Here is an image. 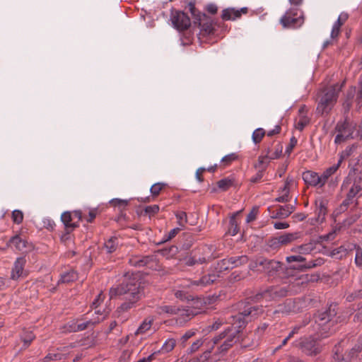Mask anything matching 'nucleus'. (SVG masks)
<instances>
[{
  "label": "nucleus",
  "mask_w": 362,
  "mask_h": 362,
  "mask_svg": "<svg viewBox=\"0 0 362 362\" xmlns=\"http://www.w3.org/2000/svg\"><path fill=\"white\" fill-rule=\"evenodd\" d=\"M238 307V314L231 317L233 319L231 325L214 337L209 342V348L204 352L205 358H208L211 350L215 346H217L208 362H227L226 359H221L218 356L226 355L228 351L240 340L241 329L246 326L248 321L264 312L262 305H253L250 302H240Z\"/></svg>",
  "instance_id": "nucleus-1"
},
{
  "label": "nucleus",
  "mask_w": 362,
  "mask_h": 362,
  "mask_svg": "<svg viewBox=\"0 0 362 362\" xmlns=\"http://www.w3.org/2000/svg\"><path fill=\"white\" fill-rule=\"evenodd\" d=\"M338 309L337 304L332 303L325 311L317 312L314 318L318 327V337L316 339L311 337L300 338L295 345L307 356H315L319 354L322 349L316 340L327 338L334 334L336 332L335 325L343 321L342 317L337 315Z\"/></svg>",
  "instance_id": "nucleus-2"
},
{
  "label": "nucleus",
  "mask_w": 362,
  "mask_h": 362,
  "mask_svg": "<svg viewBox=\"0 0 362 362\" xmlns=\"http://www.w3.org/2000/svg\"><path fill=\"white\" fill-rule=\"evenodd\" d=\"M110 298L117 296H124L126 301L121 304L117 309L119 314L127 312L135 307L137 301L143 296V288L140 282L135 279H125L121 284L115 288H111L109 291Z\"/></svg>",
  "instance_id": "nucleus-3"
},
{
  "label": "nucleus",
  "mask_w": 362,
  "mask_h": 362,
  "mask_svg": "<svg viewBox=\"0 0 362 362\" xmlns=\"http://www.w3.org/2000/svg\"><path fill=\"white\" fill-rule=\"evenodd\" d=\"M344 83L345 81H343L341 84H333L322 88L317 92L316 99V114L317 115L326 117L329 115L337 102Z\"/></svg>",
  "instance_id": "nucleus-4"
},
{
  "label": "nucleus",
  "mask_w": 362,
  "mask_h": 362,
  "mask_svg": "<svg viewBox=\"0 0 362 362\" xmlns=\"http://www.w3.org/2000/svg\"><path fill=\"white\" fill-rule=\"evenodd\" d=\"M341 189L346 190V199L342 202L338 208L339 213L347 210L351 204L353 203L355 197L362 196V173H349L347 177L344 180Z\"/></svg>",
  "instance_id": "nucleus-5"
},
{
  "label": "nucleus",
  "mask_w": 362,
  "mask_h": 362,
  "mask_svg": "<svg viewBox=\"0 0 362 362\" xmlns=\"http://www.w3.org/2000/svg\"><path fill=\"white\" fill-rule=\"evenodd\" d=\"M335 131L337 132L334 139L336 144H340L349 139L362 138V125H357L356 123L346 119L337 123Z\"/></svg>",
  "instance_id": "nucleus-6"
},
{
  "label": "nucleus",
  "mask_w": 362,
  "mask_h": 362,
  "mask_svg": "<svg viewBox=\"0 0 362 362\" xmlns=\"http://www.w3.org/2000/svg\"><path fill=\"white\" fill-rule=\"evenodd\" d=\"M214 246L211 245H205L193 250L190 255L185 259V264L188 267L194 266L197 264H202L215 259L213 256Z\"/></svg>",
  "instance_id": "nucleus-7"
},
{
  "label": "nucleus",
  "mask_w": 362,
  "mask_h": 362,
  "mask_svg": "<svg viewBox=\"0 0 362 362\" xmlns=\"http://www.w3.org/2000/svg\"><path fill=\"white\" fill-rule=\"evenodd\" d=\"M345 341L341 340L332 349V362H352L362 350V343L355 345L349 351L345 350Z\"/></svg>",
  "instance_id": "nucleus-8"
},
{
  "label": "nucleus",
  "mask_w": 362,
  "mask_h": 362,
  "mask_svg": "<svg viewBox=\"0 0 362 362\" xmlns=\"http://www.w3.org/2000/svg\"><path fill=\"white\" fill-rule=\"evenodd\" d=\"M289 290L287 286H271L264 291L257 293L254 296L247 298L245 302H250L252 305H255L252 302H260L263 299L267 301L276 300L281 298L288 296Z\"/></svg>",
  "instance_id": "nucleus-9"
},
{
  "label": "nucleus",
  "mask_w": 362,
  "mask_h": 362,
  "mask_svg": "<svg viewBox=\"0 0 362 362\" xmlns=\"http://www.w3.org/2000/svg\"><path fill=\"white\" fill-rule=\"evenodd\" d=\"M303 12L298 8H291L286 11L280 19V23L284 28L296 29L304 23Z\"/></svg>",
  "instance_id": "nucleus-10"
},
{
  "label": "nucleus",
  "mask_w": 362,
  "mask_h": 362,
  "mask_svg": "<svg viewBox=\"0 0 362 362\" xmlns=\"http://www.w3.org/2000/svg\"><path fill=\"white\" fill-rule=\"evenodd\" d=\"M129 264L131 266L138 268L147 267L152 270L160 269V265L158 264L157 257L155 255L132 256L129 259Z\"/></svg>",
  "instance_id": "nucleus-11"
},
{
  "label": "nucleus",
  "mask_w": 362,
  "mask_h": 362,
  "mask_svg": "<svg viewBox=\"0 0 362 362\" xmlns=\"http://www.w3.org/2000/svg\"><path fill=\"white\" fill-rule=\"evenodd\" d=\"M274 148L275 149L274 153H272L270 146L264 148L262 155L258 157V163L255 165V168L261 170L265 167L266 169L269 160L277 159L281 156L283 150L282 145L280 143H278L274 146Z\"/></svg>",
  "instance_id": "nucleus-12"
},
{
  "label": "nucleus",
  "mask_w": 362,
  "mask_h": 362,
  "mask_svg": "<svg viewBox=\"0 0 362 362\" xmlns=\"http://www.w3.org/2000/svg\"><path fill=\"white\" fill-rule=\"evenodd\" d=\"M296 238V234L291 233L270 238L266 241V250L269 252L278 251L282 246L290 244L295 240Z\"/></svg>",
  "instance_id": "nucleus-13"
},
{
  "label": "nucleus",
  "mask_w": 362,
  "mask_h": 362,
  "mask_svg": "<svg viewBox=\"0 0 362 362\" xmlns=\"http://www.w3.org/2000/svg\"><path fill=\"white\" fill-rule=\"evenodd\" d=\"M194 25L199 28L198 35L206 37L214 33V24L213 19L205 13H199L194 20Z\"/></svg>",
  "instance_id": "nucleus-14"
},
{
  "label": "nucleus",
  "mask_w": 362,
  "mask_h": 362,
  "mask_svg": "<svg viewBox=\"0 0 362 362\" xmlns=\"http://www.w3.org/2000/svg\"><path fill=\"white\" fill-rule=\"evenodd\" d=\"M170 20L173 26L179 31H184L189 28L191 21L187 13L183 11L173 10Z\"/></svg>",
  "instance_id": "nucleus-15"
},
{
  "label": "nucleus",
  "mask_w": 362,
  "mask_h": 362,
  "mask_svg": "<svg viewBox=\"0 0 362 362\" xmlns=\"http://www.w3.org/2000/svg\"><path fill=\"white\" fill-rule=\"evenodd\" d=\"M61 220L64 225L65 233L62 235V239H67L66 235H69L75 228L79 227L78 222H74L73 214L71 211H65L61 216Z\"/></svg>",
  "instance_id": "nucleus-16"
},
{
  "label": "nucleus",
  "mask_w": 362,
  "mask_h": 362,
  "mask_svg": "<svg viewBox=\"0 0 362 362\" xmlns=\"http://www.w3.org/2000/svg\"><path fill=\"white\" fill-rule=\"evenodd\" d=\"M25 264L26 259L25 257H19L16 259L11 272L10 279L11 280L18 281L24 275V267Z\"/></svg>",
  "instance_id": "nucleus-17"
},
{
  "label": "nucleus",
  "mask_w": 362,
  "mask_h": 362,
  "mask_svg": "<svg viewBox=\"0 0 362 362\" xmlns=\"http://www.w3.org/2000/svg\"><path fill=\"white\" fill-rule=\"evenodd\" d=\"M281 265L279 261L263 257L261 272L267 273L269 276H273L281 269Z\"/></svg>",
  "instance_id": "nucleus-18"
},
{
  "label": "nucleus",
  "mask_w": 362,
  "mask_h": 362,
  "mask_svg": "<svg viewBox=\"0 0 362 362\" xmlns=\"http://www.w3.org/2000/svg\"><path fill=\"white\" fill-rule=\"evenodd\" d=\"M248 12L247 7H243L240 10L234 8H227L223 9L221 14V18L224 21H235L240 18L242 14H246Z\"/></svg>",
  "instance_id": "nucleus-19"
},
{
  "label": "nucleus",
  "mask_w": 362,
  "mask_h": 362,
  "mask_svg": "<svg viewBox=\"0 0 362 362\" xmlns=\"http://www.w3.org/2000/svg\"><path fill=\"white\" fill-rule=\"evenodd\" d=\"M247 262L248 257L247 255L230 257L221 260L223 265L225 266L224 269L240 267L247 264Z\"/></svg>",
  "instance_id": "nucleus-20"
},
{
  "label": "nucleus",
  "mask_w": 362,
  "mask_h": 362,
  "mask_svg": "<svg viewBox=\"0 0 362 362\" xmlns=\"http://www.w3.org/2000/svg\"><path fill=\"white\" fill-rule=\"evenodd\" d=\"M105 317L100 319L98 317L94 319H88L86 315H83L81 318L76 319L77 329L78 332L83 331L89 327H93L96 324H98L101 320H103Z\"/></svg>",
  "instance_id": "nucleus-21"
},
{
  "label": "nucleus",
  "mask_w": 362,
  "mask_h": 362,
  "mask_svg": "<svg viewBox=\"0 0 362 362\" xmlns=\"http://www.w3.org/2000/svg\"><path fill=\"white\" fill-rule=\"evenodd\" d=\"M303 179L305 182L310 186L313 187H323L320 176L315 172L308 170L303 173Z\"/></svg>",
  "instance_id": "nucleus-22"
},
{
  "label": "nucleus",
  "mask_w": 362,
  "mask_h": 362,
  "mask_svg": "<svg viewBox=\"0 0 362 362\" xmlns=\"http://www.w3.org/2000/svg\"><path fill=\"white\" fill-rule=\"evenodd\" d=\"M78 278V273L75 270L71 269L66 272L61 273L58 284H69L76 281Z\"/></svg>",
  "instance_id": "nucleus-23"
},
{
  "label": "nucleus",
  "mask_w": 362,
  "mask_h": 362,
  "mask_svg": "<svg viewBox=\"0 0 362 362\" xmlns=\"http://www.w3.org/2000/svg\"><path fill=\"white\" fill-rule=\"evenodd\" d=\"M8 244L11 247H15L17 250L24 252L27 248L28 243L18 235H16L10 238Z\"/></svg>",
  "instance_id": "nucleus-24"
},
{
  "label": "nucleus",
  "mask_w": 362,
  "mask_h": 362,
  "mask_svg": "<svg viewBox=\"0 0 362 362\" xmlns=\"http://www.w3.org/2000/svg\"><path fill=\"white\" fill-rule=\"evenodd\" d=\"M348 19V15L346 13H341L337 19V21L334 23L331 32V37L335 38L338 37L340 33L341 26L346 22Z\"/></svg>",
  "instance_id": "nucleus-25"
},
{
  "label": "nucleus",
  "mask_w": 362,
  "mask_h": 362,
  "mask_svg": "<svg viewBox=\"0 0 362 362\" xmlns=\"http://www.w3.org/2000/svg\"><path fill=\"white\" fill-rule=\"evenodd\" d=\"M216 276L214 274L205 275L199 280L192 281L191 284L193 286H206L214 283L216 281Z\"/></svg>",
  "instance_id": "nucleus-26"
},
{
  "label": "nucleus",
  "mask_w": 362,
  "mask_h": 362,
  "mask_svg": "<svg viewBox=\"0 0 362 362\" xmlns=\"http://www.w3.org/2000/svg\"><path fill=\"white\" fill-rule=\"evenodd\" d=\"M340 164L337 162V163L333 165L332 166L327 168L320 176V179L322 181V185L323 186L325 185V183L327 182L329 177H331L332 175H334L337 170L340 167Z\"/></svg>",
  "instance_id": "nucleus-27"
},
{
  "label": "nucleus",
  "mask_w": 362,
  "mask_h": 362,
  "mask_svg": "<svg viewBox=\"0 0 362 362\" xmlns=\"http://www.w3.org/2000/svg\"><path fill=\"white\" fill-rule=\"evenodd\" d=\"M296 209L295 204H286L284 206H279L277 210L279 211V216L281 218H286L289 216Z\"/></svg>",
  "instance_id": "nucleus-28"
},
{
  "label": "nucleus",
  "mask_w": 362,
  "mask_h": 362,
  "mask_svg": "<svg viewBox=\"0 0 362 362\" xmlns=\"http://www.w3.org/2000/svg\"><path fill=\"white\" fill-rule=\"evenodd\" d=\"M235 178L233 177H228L220 180L217 182V186L222 191H227L229 188L235 184Z\"/></svg>",
  "instance_id": "nucleus-29"
},
{
  "label": "nucleus",
  "mask_w": 362,
  "mask_h": 362,
  "mask_svg": "<svg viewBox=\"0 0 362 362\" xmlns=\"http://www.w3.org/2000/svg\"><path fill=\"white\" fill-rule=\"evenodd\" d=\"M118 245V238L116 237H111L105 243L104 247L107 253H112L117 250Z\"/></svg>",
  "instance_id": "nucleus-30"
},
{
  "label": "nucleus",
  "mask_w": 362,
  "mask_h": 362,
  "mask_svg": "<svg viewBox=\"0 0 362 362\" xmlns=\"http://www.w3.org/2000/svg\"><path fill=\"white\" fill-rule=\"evenodd\" d=\"M349 251L353 250V249L356 250L355 264L357 267H362V249L358 245L355 244H349Z\"/></svg>",
  "instance_id": "nucleus-31"
},
{
  "label": "nucleus",
  "mask_w": 362,
  "mask_h": 362,
  "mask_svg": "<svg viewBox=\"0 0 362 362\" xmlns=\"http://www.w3.org/2000/svg\"><path fill=\"white\" fill-rule=\"evenodd\" d=\"M192 315V312L189 309L178 308V312L176 314L178 317L177 321H179L180 323L187 322L191 319Z\"/></svg>",
  "instance_id": "nucleus-32"
},
{
  "label": "nucleus",
  "mask_w": 362,
  "mask_h": 362,
  "mask_svg": "<svg viewBox=\"0 0 362 362\" xmlns=\"http://www.w3.org/2000/svg\"><path fill=\"white\" fill-rule=\"evenodd\" d=\"M153 322V317H147V318H146L143 321V322L140 325V326L139 327V328L136 331L135 334H144L146 331L149 330L151 327V325H152Z\"/></svg>",
  "instance_id": "nucleus-33"
},
{
  "label": "nucleus",
  "mask_w": 362,
  "mask_h": 362,
  "mask_svg": "<svg viewBox=\"0 0 362 362\" xmlns=\"http://www.w3.org/2000/svg\"><path fill=\"white\" fill-rule=\"evenodd\" d=\"M316 214L317 215V218L319 220L322 221L323 219H325V215L327 212L326 204L325 201L320 200L319 203L316 202Z\"/></svg>",
  "instance_id": "nucleus-34"
},
{
  "label": "nucleus",
  "mask_w": 362,
  "mask_h": 362,
  "mask_svg": "<svg viewBox=\"0 0 362 362\" xmlns=\"http://www.w3.org/2000/svg\"><path fill=\"white\" fill-rule=\"evenodd\" d=\"M178 312V307L175 305H162L158 308V314H168L170 315H176Z\"/></svg>",
  "instance_id": "nucleus-35"
},
{
  "label": "nucleus",
  "mask_w": 362,
  "mask_h": 362,
  "mask_svg": "<svg viewBox=\"0 0 362 362\" xmlns=\"http://www.w3.org/2000/svg\"><path fill=\"white\" fill-rule=\"evenodd\" d=\"M310 121V119L307 115H302L299 117L298 120H296L295 127L301 132L309 124Z\"/></svg>",
  "instance_id": "nucleus-36"
},
{
  "label": "nucleus",
  "mask_w": 362,
  "mask_h": 362,
  "mask_svg": "<svg viewBox=\"0 0 362 362\" xmlns=\"http://www.w3.org/2000/svg\"><path fill=\"white\" fill-rule=\"evenodd\" d=\"M265 134H266V132L264 129H262V128L256 129L253 132L252 135V141L255 144H259L262 141L264 136H265Z\"/></svg>",
  "instance_id": "nucleus-37"
},
{
  "label": "nucleus",
  "mask_w": 362,
  "mask_h": 362,
  "mask_svg": "<svg viewBox=\"0 0 362 362\" xmlns=\"http://www.w3.org/2000/svg\"><path fill=\"white\" fill-rule=\"evenodd\" d=\"M35 336L31 331H24L21 334V340L24 343V347H28L32 341L35 339Z\"/></svg>",
  "instance_id": "nucleus-38"
},
{
  "label": "nucleus",
  "mask_w": 362,
  "mask_h": 362,
  "mask_svg": "<svg viewBox=\"0 0 362 362\" xmlns=\"http://www.w3.org/2000/svg\"><path fill=\"white\" fill-rule=\"evenodd\" d=\"M178 252V247L175 245H172L168 248H165L161 250L162 255L167 259L174 257Z\"/></svg>",
  "instance_id": "nucleus-39"
},
{
  "label": "nucleus",
  "mask_w": 362,
  "mask_h": 362,
  "mask_svg": "<svg viewBox=\"0 0 362 362\" xmlns=\"http://www.w3.org/2000/svg\"><path fill=\"white\" fill-rule=\"evenodd\" d=\"M176 341L174 339H168L163 344L160 351L163 353H168L171 351L175 346Z\"/></svg>",
  "instance_id": "nucleus-40"
},
{
  "label": "nucleus",
  "mask_w": 362,
  "mask_h": 362,
  "mask_svg": "<svg viewBox=\"0 0 362 362\" xmlns=\"http://www.w3.org/2000/svg\"><path fill=\"white\" fill-rule=\"evenodd\" d=\"M175 216L177 219V224L184 228L185 224L187 223V216L186 212L182 211H179L175 213Z\"/></svg>",
  "instance_id": "nucleus-41"
},
{
  "label": "nucleus",
  "mask_w": 362,
  "mask_h": 362,
  "mask_svg": "<svg viewBox=\"0 0 362 362\" xmlns=\"http://www.w3.org/2000/svg\"><path fill=\"white\" fill-rule=\"evenodd\" d=\"M314 246L313 243H308L298 246L296 249H293V251L298 252L299 253L301 254H308L310 252H312Z\"/></svg>",
  "instance_id": "nucleus-42"
},
{
  "label": "nucleus",
  "mask_w": 362,
  "mask_h": 362,
  "mask_svg": "<svg viewBox=\"0 0 362 362\" xmlns=\"http://www.w3.org/2000/svg\"><path fill=\"white\" fill-rule=\"evenodd\" d=\"M23 217L24 215L22 211L16 209L12 211L11 218L14 223L21 224L23 221Z\"/></svg>",
  "instance_id": "nucleus-43"
},
{
  "label": "nucleus",
  "mask_w": 362,
  "mask_h": 362,
  "mask_svg": "<svg viewBox=\"0 0 362 362\" xmlns=\"http://www.w3.org/2000/svg\"><path fill=\"white\" fill-rule=\"evenodd\" d=\"M349 246L347 247L345 245H341L334 250H332V255L333 256L339 255V258H342L348 255L349 252Z\"/></svg>",
  "instance_id": "nucleus-44"
},
{
  "label": "nucleus",
  "mask_w": 362,
  "mask_h": 362,
  "mask_svg": "<svg viewBox=\"0 0 362 362\" xmlns=\"http://www.w3.org/2000/svg\"><path fill=\"white\" fill-rule=\"evenodd\" d=\"M229 223H230V228L228 229V233L231 235H235L238 233V223H237V221L235 220V215H233L230 218V221H229Z\"/></svg>",
  "instance_id": "nucleus-45"
},
{
  "label": "nucleus",
  "mask_w": 362,
  "mask_h": 362,
  "mask_svg": "<svg viewBox=\"0 0 362 362\" xmlns=\"http://www.w3.org/2000/svg\"><path fill=\"white\" fill-rule=\"evenodd\" d=\"M354 146H347L344 151H343L339 156V158L338 160V163L341 165L343 160L348 158L353 153Z\"/></svg>",
  "instance_id": "nucleus-46"
},
{
  "label": "nucleus",
  "mask_w": 362,
  "mask_h": 362,
  "mask_svg": "<svg viewBox=\"0 0 362 362\" xmlns=\"http://www.w3.org/2000/svg\"><path fill=\"white\" fill-rule=\"evenodd\" d=\"M237 158L238 156L235 153H230L222 158L221 163L223 164V167H226L227 165H229L233 161L235 160Z\"/></svg>",
  "instance_id": "nucleus-47"
},
{
  "label": "nucleus",
  "mask_w": 362,
  "mask_h": 362,
  "mask_svg": "<svg viewBox=\"0 0 362 362\" xmlns=\"http://www.w3.org/2000/svg\"><path fill=\"white\" fill-rule=\"evenodd\" d=\"M165 186V184L161 182L153 185L150 189L152 196L157 197Z\"/></svg>",
  "instance_id": "nucleus-48"
},
{
  "label": "nucleus",
  "mask_w": 362,
  "mask_h": 362,
  "mask_svg": "<svg viewBox=\"0 0 362 362\" xmlns=\"http://www.w3.org/2000/svg\"><path fill=\"white\" fill-rule=\"evenodd\" d=\"M77 322H78L76 320H73L69 322L64 327V332H78V330H76Z\"/></svg>",
  "instance_id": "nucleus-49"
},
{
  "label": "nucleus",
  "mask_w": 362,
  "mask_h": 362,
  "mask_svg": "<svg viewBox=\"0 0 362 362\" xmlns=\"http://www.w3.org/2000/svg\"><path fill=\"white\" fill-rule=\"evenodd\" d=\"M262 257L257 258L255 260L251 262L249 264V268L252 271H260L262 265Z\"/></svg>",
  "instance_id": "nucleus-50"
},
{
  "label": "nucleus",
  "mask_w": 362,
  "mask_h": 362,
  "mask_svg": "<svg viewBox=\"0 0 362 362\" xmlns=\"http://www.w3.org/2000/svg\"><path fill=\"white\" fill-rule=\"evenodd\" d=\"M362 298V288L355 291L346 296V300L349 302L354 301L357 299Z\"/></svg>",
  "instance_id": "nucleus-51"
},
{
  "label": "nucleus",
  "mask_w": 362,
  "mask_h": 362,
  "mask_svg": "<svg viewBox=\"0 0 362 362\" xmlns=\"http://www.w3.org/2000/svg\"><path fill=\"white\" fill-rule=\"evenodd\" d=\"M158 211L159 206L156 204L148 206L144 209L145 214L148 215L149 216L155 215L158 212Z\"/></svg>",
  "instance_id": "nucleus-52"
},
{
  "label": "nucleus",
  "mask_w": 362,
  "mask_h": 362,
  "mask_svg": "<svg viewBox=\"0 0 362 362\" xmlns=\"http://www.w3.org/2000/svg\"><path fill=\"white\" fill-rule=\"evenodd\" d=\"M98 212L99 211L97 208L92 209L89 211L88 216H83V219H85L88 223H92L98 214Z\"/></svg>",
  "instance_id": "nucleus-53"
},
{
  "label": "nucleus",
  "mask_w": 362,
  "mask_h": 362,
  "mask_svg": "<svg viewBox=\"0 0 362 362\" xmlns=\"http://www.w3.org/2000/svg\"><path fill=\"white\" fill-rule=\"evenodd\" d=\"M292 182V180L291 179H289V177H287L286 181H285V184H284V187L281 188L279 189V192L282 194H287L288 197H290V188H289V186L291 185Z\"/></svg>",
  "instance_id": "nucleus-54"
},
{
  "label": "nucleus",
  "mask_w": 362,
  "mask_h": 362,
  "mask_svg": "<svg viewBox=\"0 0 362 362\" xmlns=\"http://www.w3.org/2000/svg\"><path fill=\"white\" fill-rule=\"evenodd\" d=\"M258 212H259L258 206L252 207V210L250 211V212L248 214V215L247 216L246 221L247 223H250V222L255 221L257 218Z\"/></svg>",
  "instance_id": "nucleus-55"
},
{
  "label": "nucleus",
  "mask_w": 362,
  "mask_h": 362,
  "mask_svg": "<svg viewBox=\"0 0 362 362\" xmlns=\"http://www.w3.org/2000/svg\"><path fill=\"white\" fill-rule=\"evenodd\" d=\"M62 355L61 354H52L49 353L44 358L43 362H49L51 361H59L62 359Z\"/></svg>",
  "instance_id": "nucleus-56"
},
{
  "label": "nucleus",
  "mask_w": 362,
  "mask_h": 362,
  "mask_svg": "<svg viewBox=\"0 0 362 362\" xmlns=\"http://www.w3.org/2000/svg\"><path fill=\"white\" fill-rule=\"evenodd\" d=\"M265 170V167L262 169L259 170L258 172L250 178V182L252 183H257L260 181L263 177V173Z\"/></svg>",
  "instance_id": "nucleus-57"
},
{
  "label": "nucleus",
  "mask_w": 362,
  "mask_h": 362,
  "mask_svg": "<svg viewBox=\"0 0 362 362\" xmlns=\"http://www.w3.org/2000/svg\"><path fill=\"white\" fill-rule=\"evenodd\" d=\"M297 142V139L295 136H292L290 139L288 146L286 148L285 153L289 155L293 151V148L296 146Z\"/></svg>",
  "instance_id": "nucleus-58"
},
{
  "label": "nucleus",
  "mask_w": 362,
  "mask_h": 362,
  "mask_svg": "<svg viewBox=\"0 0 362 362\" xmlns=\"http://www.w3.org/2000/svg\"><path fill=\"white\" fill-rule=\"evenodd\" d=\"M203 343L204 341H202V339H198L196 341H194L192 345L191 346L189 347V352L190 354H192V353H194L196 352L199 349V347L203 345Z\"/></svg>",
  "instance_id": "nucleus-59"
},
{
  "label": "nucleus",
  "mask_w": 362,
  "mask_h": 362,
  "mask_svg": "<svg viewBox=\"0 0 362 362\" xmlns=\"http://www.w3.org/2000/svg\"><path fill=\"white\" fill-rule=\"evenodd\" d=\"M110 203L115 206L125 207L128 204V201L124 199H114Z\"/></svg>",
  "instance_id": "nucleus-60"
},
{
  "label": "nucleus",
  "mask_w": 362,
  "mask_h": 362,
  "mask_svg": "<svg viewBox=\"0 0 362 362\" xmlns=\"http://www.w3.org/2000/svg\"><path fill=\"white\" fill-rule=\"evenodd\" d=\"M73 214V219L74 222H79L83 219V215L81 210H75L71 212Z\"/></svg>",
  "instance_id": "nucleus-61"
},
{
  "label": "nucleus",
  "mask_w": 362,
  "mask_h": 362,
  "mask_svg": "<svg viewBox=\"0 0 362 362\" xmlns=\"http://www.w3.org/2000/svg\"><path fill=\"white\" fill-rule=\"evenodd\" d=\"M308 324V322H305L303 323V325H296L295 326L293 329L289 332L288 335L286 337L287 338H288V339H291L292 337H293V336L296 334H298L299 330L304 326H305L306 325Z\"/></svg>",
  "instance_id": "nucleus-62"
},
{
  "label": "nucleus",
  "mask_w": 362,
  "mask_h": 362,
  "mask_svg": "<svg viewBox=\"0 0 362 362\" xmlns=\"http://www.w3.org/2000/svg\"><path fill=\"white\" fill-rule=\"evenodd\" d=\"M286 261L288 263H291L293 262H303L305 261V258L300 255H291L286 257Z\"/></svg>",
  "instance_id": "nucleus-63"
},
{
  "label": "nucleus",
  "mask_w": 362,
  "mask_h": 362,
  "mask_svg": "<svg viewBox=\"0 0 362 362\" xmlns=\"http://www.w3.org/2000/svg\"><path fill=\"white\" fill-rule=\"evenodd\" d=\"M104 298H105V296H104L103 293L102 292H100L98 295L97 298L93 302L92 306L94 308H97L98 307V305L103 301Z\"/></svg>",
  "instance_id": "nucleus-64"
}]
</instances>
